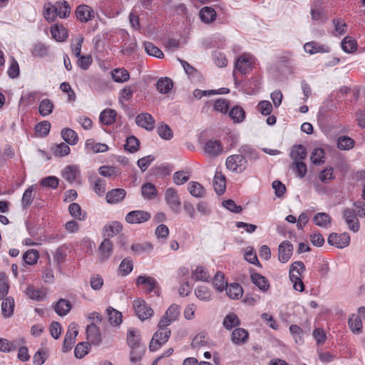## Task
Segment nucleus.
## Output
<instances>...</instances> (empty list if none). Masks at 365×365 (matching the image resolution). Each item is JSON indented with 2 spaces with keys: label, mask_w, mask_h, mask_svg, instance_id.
<instances>
[{
  "label": "nucleus",
  "mask_w": 365,
  "mask_h": 365,
  "mask_svg": "<svg viewBox=\"0 0 365 365\" xmlns=\"http://www.w3.org/2000/svg\"><path fill=\"white\" fill-rule=\"evenodd\" d=\"M305 270V266L301 261L292 263L289 267V279L293 283V288L299 292L304 289V284L302 280V274Z\"/></svg>",
  "instance_id": "1"
},
{
  "label": "nucleus",
  "mask_w": 365,
  "mask_h": 365,
  "mask_svg": "<svg viewBox=\"0 0 365 365\" xmlns=\"http://www.w3.org/2000/svg\"><path fill=\"white\" fill-rule=\"evenodd\" d=\"M135 284L138 287H142L144 292L147 294L153 292L156 296L160 295V287L154 277L140 275L137 277Z\"/></svg>",
  "instance_id": "2"
},
{
  "label": "nucleus",
  "mask_w": 365,
  "mask_h": 365,
  "mask_svg": "<svg viewBox=\"0 0 365 365\" xmlns=\"http://www.w3.org/2000/svg\"><path fill=\"white\" fill-rule=\"evenodd\" d=\"M158 328V329L154 334L150 342L149 349L150 351L158 350L162 345L168 341L170 336L171 331L170 329Z\"/></svg>",
  "instance_id": "3"
},
{
  "label": "nucleus",
  "mask_w": 365,
  "mask_h": 365,
  "mask_svg": "<svg viewBox=\"0 0 365 365\" xmlns=\"http://www.w3.org/2000/svg\"><path fill=\"white\" fill-rule=\"evenodd\" d=\"M133 306L136 315L142 321L150 318L154 314L153 309L143 299H135L133 302Z\"/></svg>",
  "instance_id": "4"
},
{
  "label": "nucleus",
  "mask_w": 365,
  "mask_h": 365,
  "mask_svg": "<svg viewBox=\"0 0 365 365\" xmlns=\"http://www.w3.org/2000/svg\"><path fill=\"white\" fill-rule=\"evenodd\" d=\"M247 161L245 157L242 155H232L227 157L226 166L232 172L241 173L247 168Z\"/></svg>",
  "instance_id": "5"
},
{
  "label": "nucleus",
  "mask_w": 365,
  "mask_h": 365,
  "mask_svg": "<svg viewBox=\"0 0 365 365\" xmlns=\"http://www.w3.org/2000/svg\"><path fill=\"white\" fill-rule=\"evenodd\" d=\"M327 242L331 246H334L339 249H342L349 245L350 236L347 232L341 234L333 232L329 235Z\"/></svg>",
  "instance_id": "6"
},
{
  "label": "nucleus",
  "mask_w": 365,
  "mask_h": 365,
  "mask_svg": "<svg viewBox=\"0 0 365 365\" xmlns=\"http://www.w3.org/2000/svg\"><path fill=\"white\" fill-rule=\"evenodd\" d=\"M151 215L144 210H133L129 212L125 217V221L129 224H140L148 221Z\"/></svg>",
  "instance_id": "7"
},
{
  "label": "nucleus",
  "mask_w": 365,
  "mask_h": 365,
  "mask_svg": "<svg viewBox=\"0 0 365 365\" xmlns=\"http://www.w3.org/2000/svg\"><path fill=\"white\" fill-rule=\"evenodd\" d=\"M165 200L173 212L179 213L181 202L175 189L170 187L166 190Z\"/></svg>",
  "instance_id": "8"
},
{
  "label": "nucleus",
  "mask_w": 365,
  "mask_h": 365,
  "mask_svg": "<svg viewBox=\"0 0 365 365\" xmlns=\"http://www.w3.org/2000/svg\"><path fill=\"white\" fill-rule=\"evenodd\" d=\"M293 245L288 241L282 242L278 247V259L282 263L287 262L293 254Z\"/></svg>",
  "instance_id": "9"
},
{
  "label": "nucleus",
  "mask_w": 365,
  "mask_h": 365,
  "mask_svg": "<svg viewBox=\"0 0 365 365\" xmlns=\"http://www.w3.org/2000/svg\"><path fill=\"white\" fill-rule=\"evenodd\" d=\"M356 216L354 210L350 208H346L343 211V218L348 225L349 229L354 232H357L360 229L359 221L356 218Z\"/></svg>",
  "instance_id": "10"
},
{
  "label": "nucleus",
  "mask_w": 365,
  "mask_h": 365,
  "mask_svg": "<svg viewBox=\"0 0 365 365\" xmlns=\"http://www.w3.org/2000/svg\"><path fill=\"white\" fill-rule=\"evenodd\" d=\"M254 60L250 54H243L240 56L235 63V69L241 73L245 74L252 69Z\"/></svg>",
  "instance_id": "11"
},
{
  "label": "nucleus",
  "mask_w": 365,
  "mask_h": 365,
  "mask_svg": "<svg viewBox=\"0 0 365 365\" xmlns=\"http://www.w3.org/2000/svg\"><path fill=\"white\" fill-rule=\"evenodd\" d=\"M135 123L139 127L151 131L154 129L155 121L150 114L142 113L136 116Z\"/></svg>",
  "instance_id": "12"
},
{
  "label": "nucleus",
  "mask_w": 365,
  "mask_h": 365,
  "mask_svg": "<svg viewBox=\"0 0 365 365\" xmlns=\"http://www.w3.org/2000/svg\"><path fill=\"white\" fill-rule=\"evenodd\" d=\"M126 191L123 188H115L108 191L106 199L109 204H117L120 202L125 197Z\"/></svg>",
  "instance_id": "13"
},
{
  "label": "nucleus",
  "mask_w": 365,
  "mask_h": 365,
  "mask_svg": "<svg viewBox=\"0 0 365 365\" xmlns=\"http://www.w3.org/2000/svg\"><path fill=\"white\" fill-rule=\"evenodd\" d=\"M204 150L210 156H217L222 152V145L218 140H210L205 143Z\"/></svg>",
  "instance_id": "14"
},
{
  "label": "nucleus",
  "mask_w": 365,
  "mask_h": 365,
  "mask_svg": "<svg viewBox=\"0 0 365 365\" xmlns=\"http://www.w3.org/2000/svg\"><path fill=\"white\" fill-rule=\"evenodd\" d=\"M76 16L79 21L87 22L94 17V13L90 6L83 4L76 8Z\"/></svg>",
  "instance_id": "15"
},
{
  "label": "nucleus",
  "mask_w": 365,
  "mask_h": 365,
  "mask_svg": "<svg viewBox=\"0 0 365 365\" xmlns=\"http://www.w3.org/2000/svg\"><path fill=\"white\" fill-rule=\"evenodd\" d=\"M304 51L309 54H315L317 53H329L330 48L325 45H322L315 41L306 43L304 46Z\"/></svg>",
  "instance_id": "16"
},
{
  "label": "nucleus",
  "mask_w": 365,
  "mask_h": 365,
  "mask_svg": "<svg viewBox=\"0 0 365 365\" xmlns=\"http://www.w3.org/2000/svg\"><path fill=\"white\" fill-rule=\"evenodd\" d=\"M87 339L93 344H98L101 341V333L98 327L94 322L88 324L86 327Z\"/></svg>",
  "instance_id": "17"
},
{
  "label": "nucleus",
  "mask_w": 365,
  "mask_h": 365,
  "mask_svg": "<svg viewBox=\"0 0 365 365\" xmlns=\"http://www.w3.org/2000/svg\"><path fill=\"white\" fill-rule=\"evenodd\" d=\"M252 282L256 285L261 291L266 292L269 288L268 279L262 274L255 272L250 275Z\"/></svg>",
  "instance_id": "18"
},
{
  "label": "nucleus",
  "mask_w": 365,
  "mask_h": 365,
  "mask_svg": "<svg viewBox=\"0 0 365 365\" xmlns=\"http://www.w3.org/2000/svg\"><path fill=\"white\" fill-rule=\"evenodd\" d=\"M290 158L293 162L303 161L307 158V150L302 145H294L290 151Z\"/></svg>",
  "instance_id": "19"
},
{
  "label": "nucleus",
  "mask_w": 365,
  "mask_h": 365,
  "mask_svg": "<svg viewBox=\"0 0 365 365\" xmlns=\"http://www.w3.org/2000/svg\"><path fill=\"white\" fill-rule=\"evenodd\" d=\"M249 334L242 328L235 329L231 335V340L235 344H244L247 341Z\"/></svg>",
  "instance_id": "20"
},
{
  "label": "nucleus",
  "mask_w": 365,
  "mask_h": 365,
  "mask_svg": "<svg viewBox=\"0 0 365 365\" xmlns=\"http://www.w3.org/2000/svg\"><path fill=\"white\" fill-rule=\"evenodd\" d=\"M213 187L218 195L224 193L226 187L225 177L221 172H216L213 179Z\"/></svg>",
  "instance_id": "21"
},
{
  "label": "nucleus",
  "mask_w": 365,
  "mask_h": 365,
  "mask_svg": "<svg viewBox=\"0 0 365 365\" xmlns=\"http://www.w3.org/2000/svg\"><path fill=\"white\" fill-rule=\"evenodd\" d=\"M54 11H56V15L61 19L66 18L71 13V7L68 3L66 1H56L54 4Z\"/></svg>",
  "instance_id": "22"
},
{
  "label": "nucleus",
  "mask_w": 365,
  "mask_h": 365,
  "mask_svg": "<svg viewBox=\"0 0 365 365\" xmlns=\"http://www.w3.org/2000/svg\"><path fill=\"white\" fill-rule=\"evenodd\" d=\"M100 259L105 261L110 257L113 252V244L108 239H105L99 246Z\"/></svg>",
  "instance_id": "23"
},
{
  "label": "nucleus",
  "mask_w": 365,
  "mask_h": 365,
  "mask_svg": "<svg viewBox=\"0 0 365 365\" xmlns=\"http://www.w3.org/2000/svg\"><path fill=\"white\" fill-rule=\"evenodd\" d=\"M86 149L88 152L94 153H103L108 150V146L104 143H95L93 139H88L85 144Z\"/></svg>",
  "instance_id": "24"
},
{
  "label": "nucleus",
  "mask_w": 365,
  "mask_h": 365,
  "mask_svg": "<svg viewBox=\"0 0 365 365\" xmlns=\"http://www.w3.org/2000/svg\"><path fill=\"white\" fill-rule=\"evenodd\" d=\"M55 312L59 315V316H65L66 315L71 309V304L69 301L64 299H60L54 305L53 307Z\"/></svg>",
  "instance_id": "25"
},
{
  "label": "nucleus",
  "mask_w": 365,
  "mask_h": 365,
  "mask_svg": "<svg viewBox=\"0 0 365 365\" xmlns=\"http://www.w3.org/2000/svg\"><path fill=\"white\" fill-rule=\"evenodd\" d=\"M173 87L172 80L168 77L160 78L156 83V89L160 93H168Z\"/></svg>",
  "instance_id": "26"
},
{
  "label": "nucleus",
  "mask_w": 365,
  "mask_h": 365,
  "mask_svg": "<svg viewBox=\"0 0 365 365\" xmlns=\"http://www.w3.org/2000/svg\"><path fill=\"white\" fill-rule=\"evenodd\" d=\"M116 112L113 109L107 108L100 114V121L104 125H111L115 121Z\"/></svg>",
  "instance_id": "27"
},
{
  "label": "nucleus",
  "mask_w": 365,
  "mask_h": 365,
  "mask_svg": "<svg viewBox=\"0 0 365 365\" xmlns=\"http://www.w3.org/2000/svg\"><path fill=\"white\" fill-rule=\"evenodd\" d=\"M98 173L103 177L115 178L120 175L121 173L115 166L102 165L98 168Z\"/></svg>",
  "instance_id": "28"
},
{
  "label": "nucleus",
  "mask_w": 365,
  "mask_h": 365,
  "mask_svg": "<svg viewBox=\"0 0 365 365\" xmlns=\"http://www.w3.org/2000/svg\"><path fill=\"white\" fill-rule=\"evenodd\" d=\"M51 33L52 37L57 41H63L68 37V32L62 25H54L51 26Z\"/></svg>",
  "instance_id": "29"
},
{
  "label": "nucleus",
  "mask_w": 365,
  "mask_h": 365,
  "mask_svg": "<svg viewBox=\"0 0 365 365\" xmlns=\"http://www.w3.org/2000/svg\"><path fill=\"white\" fill-rule=\"evenodd\" d=\"M155 186L150 182L145 183L141 187V194L145 199L153 200L157 196Z\"/></svg>",
  "instance_id": "30"
},
{
  "label": "nucleus",
  "mask_w": 365,
  "mask_h": 365,
  "mask_svg": "<svg viewBox=\"0 0 365 365\" xmlns=\"http://www.w3.org/2000/svg\"><path fill=\"white\" fill-rule=\"evenodd\" d=\"M200 17L202 21L209 24L216 18V12L214 9L208 6L203 7L200 11Z\"/></svg>",
  "instance_id": "31"
},
{
  "label": "nucleus",
  "mask_w": 365,
  "mask_h": 365,
  "mask_svg": "<svg viewBox=\"0 0 365 365\" xmlns=\"http://www.w3.org/2000/svg\"><path fill=\"white\" fill-rule=\"evenodd\" d=\"M61 136L63 139L70 145H76L78 140V136L76 131L66 128L61 130Z\"/></svg>",
  "instance_id": "32"
},
{
  "label": "nucleus",
  "mask_w": 365,
  "mask_h": 365,
  "mask_svg": "<svg viewBox=\"0 0 365 365\" xmlns=\"http://www.w3.org/2000/svg\"><path fill=\"white\" fill-rule=\"evenodd\" d=\"M227 295L232 299H237L243 294L242 287L237 283L231 284L226 288Z\"/></svg>",
  "instance_id": "33"
},
{
  "label": "nucleus",
  "mask_w": 365,
  "mask_h": 365,
  "mask_svg": "<svg viewBox=\"0 0 365 365\" xmlns=\"http://www.w3.org/2000/svg\"><path fill=\"white\" fill-rule=\"evenodd\" d=\"M108 321L113 326H118L122 322V314L113 307L106 309Z\"/></svg>",
  "instance_id": "34"
},
{
  "label": "nucleus",
  "mask_w": 365,
  "mask_h": 365,
  "mask_svg": "<svg viewBox=\"0 0 365 365\" xmlns=\"http://www.w3.org/2000/svg\"><path fill=\"white\" fill-rule=\"evenodd\" d=\"M34 185L30 186L24 191L21 199V205L23 209H27L31 205L34 198Z\"/></svg>",
  "instance_id": "35"
},
{
  "label": "nucleus",
  "mask_w": 365,
  "mask_h": 365,
  "mask_svg": "<svg viewBox=\"0 0 365 365\" xmlns=\"http://www.w3.org/2000/svg\"><path fill=\"white\" fill-rule=\"evenodd\" d=\"M112 78L117 83H124L129 80L130 74L125 68H115L112 73Z\"/></svg>",
  "instance_id": "36"
},
{
  "label": "nucleus",
  "mask_w": 365,
  "mask_h": 365,
  "mask_svg": "<svg viewBox=\"0 0 365 365\" xmlns=\"http://www.w3.org/2000/svg\"><path fill=\"white\" fill-rule=\"evenodd\" d=\"M79 174V170L76 165H68L63 172V177L69 182H73Z\"/></svg>",
  "instance_id": "37"
},
{
  "label": "nucleus",
  "mask_w": 365,
  "mask_h": 365,
  "mask_svg": "<svg viewBox=\"0 0 365 365\" xmlns=\"http://www.w3.org/2000/svg\"><path fill=\"white\" fill-rule=\"evenodd\" d=\"M25 292L26 294L32 300L41 302L43 301L46 297V294L43 292L39 289H36L33 286H29L26 288Z\"/></svg>",
  "instance_id": "38"
},
{
  "label": "nucleus",
  "mask_w": 365,
  "mask_h": 365,
  "mask_svg": "<svg viewBox=\"0 0 365 365\" xmlns=\"http://www.w3.org/2000/svg\"><path fill=\"white\" fill-rule=\"evenodd\" d=\"M313 221L317 226L327 227L331 224V218L327 213L318 212L314 215Z\"/></svg>",
  "instance_id": "39"
},
{
  "label": "nucleus",
  "mask_w": 365,
  "mask_h": 365,
  "mask_svg": "<svg viewBox=\"0 0 365 365\" xmlns=\"http://www.w3.org/2000/svg\"><path fill=\"white\" fill-rule=\"evenodd\" d=\"M14 300L11 297H6L1 304L2 314L5 317H10L14 313Z\"/></svg>",
  "instance_id": "40"
},
{
  "label": "nucleus",
  "mask_w": 365,
  "mask_h": 365,
  "mask_svg": "<svg viewBox=\"0 0 365 365\" xmlns=\"http://www.w3.org/2000/svg\"><path fill=\"white\" fill-rule=\"evenodd\" d=\"M187 188L190 193L195 197H202L205 194L204 187L197 182H190Z\"/></svg>",
  "instance_id": "41"
},
{
  "label": "nucleus",
  "mask_w": 365,
  "mask_h": 365,
  "mask_svg": "<svg viewBox=\"0 0 365 365\" xmlns=\"http://www.w3.org/2000/svg\"><path fill=\"white\" fill-rule=\"evenodd\" d=\"M324 150L321 148H314L311 154V161L316 165H320L324 163Z\"/></svg>",
  "instance_id": "42"
},
{
  "label": "nucleus",
  "mask_w": 365,
  "mask_h": 365,
  "mask_svg": "<svg viewBox=\"0 0 365 365\" xmlns=\"http://www.w3.org/2000/svg\"><path fill=\"white\" fill-rule=\"evenodd\" d=\"M31 54L35 57L43 58L48 54V47L42 43H35L32 46Z\"/></svg>",
  "instance_id": "43"
},
{
  "label": "nucleus",
  "mask_w": 365,
  "mask_h": 365,
  "mask_svg": "<svg viewBox=\"0 0 365 365\" xmlns=\"http://www.w3.org/2000/svg\"><path fill=\"white\" fill-rule=\"evenodd\" d=\"M123 229L122 225L117 221L112 222L109 225L104 227V236L108 237H113L119 233Z\"/></svg>",
  "instance_id": "44"
},
{
  "label": "nucleus",
  "mask_w": 365,
  "mask_h": 365,
  "mask_svg": "<svg viewBox=\"0 0 365 365\" xmlns=\"http://www.w3.org/2000/svg\"><path fill=\"white\" fill-rule=\"evenodd\" d=\"M145 348L143 344L130 348V360L133 363H136L141 360L145 354Z\"/></svg>",
  "instance_id": "45"
},
{
  "label": "nucleus",
  "mask_w": 365,
  "mask_h": 365,
  "mask_svg": "<svg viewBox=\"0 0 365 365\" xmlns=\"http://www.w3.org/2000/svg\"><path fill=\"white\" fill-rule=\"evenodd\" d=\"M341 48L346 53H353L357 48L356 41L350 36H346L341 41Z\"/></svg>",
  "instance_id": "46"
},
{
  "label": "nucleus",
  "mask_w": 365,
  "mask_h": 365,
  "mask_svg": "<svg viewBox=\"0 0 365 365\" xmlns=\"http://www.w3.org/2000/svg\"><path fill=\"white\" fill-rule=\"evenodd\" d=\"M143 45L145 51L148 55L156 57L158 58H163L164 57L163 51L159 48L155 46L153 43L145 42Z\"/></svg>",
  "instance_id": "47"
},
{
  "label": "nucleus",
  "mask_w": 365,
  "mask_h": 365,
  "mask_svg": "<svg viewBox=\"0 0 365 365\" xmlns=\"http://www.w3.org/2000/svg\"><path fill=\"white\" fill-rule=\"evenodd\" d=\"M68 211L73 217L79 220H84L86 217V214L85 212H82L81 207L78 203H71L68 206Z\"/></svg>",
  "instance_id": "48"
},
{
  "label": "nucleus",
  "mask_w": 365,
  "mask_h": 365,
  "mask_svg": "<svg viewBox=\"0 0 365 365\" xmlns=\"http://www.w3.org/2000/svg\"><path fill=\"white\" fill-rule=\"evenodd\" d=\"M53 109V104L49 99H43L39 103L38 111L41 116L45 117L51 114Z\"/></svg>",
  "instance_id": "49"
},
{
  "label": "nucleus",
  "mask_w": 365,
  "mask_h": 365,
  "mask_svg": "<svg viewBox=\"0 0 365 365\" xmlns=\"http://www.w3.org/2000/svg\"><path fill=\"white\" fill-rule=\"evenodd\" d=\"M348 324L351 331L354 334H360L362 331V322L359 317L352 315L349 319Z\"/></svg>",
  "instance_id": "50"
},
{
  "label": "nucleus",
  "mask_w": 365,
  "mask_h": 365,
  "mask_svg": "<svg viewBox=\"0 0 365 365\" xmlns=\"http://www.w3.org/2000/svg\"><path fill=\"white\" fill-rule=\"evenodd\" d=\"M240 324V322L237 316L234 313L227 314L223 320V326L227 329H231Z\"/></svg>",
  "instance_id": "51"
},
{
  "label": "nucleus",
  "mask_w": 365,
  "mask_h": 365,
  "mask_svg": "<svg viewBox=\"0 0 365 365\" xmlns=\"http://www.w3.org/2000/svg\"><path fill=\"white\" fill-rule=\"evenodd\" d=\"M127 344L130 348L141 345L140 335L134 329H129L127 334Z\"/></svg>",
  "instance_id": "52"
},
{
  "label": "nucleus",
  "mask_w": 365,
  "mask_h": 365,
  "mask_svg": "<svg viewBox=\"0 0 365 365\" xmlns=\"http://www.w3.org/2000/svg\"><path fill=\"white\" fill-rule=\"evenodd\" d=\"M290 167L296 172L297 176L300 178H304L307 174V165L303 161L292 162Z\"/></svg>",
  "instance_id": "53"
},
{
  "label": "nucleus",
  "mask_w": 365,
  "mask_h": 365,
  "mask_svg": "<svg viewBox=\"0 0 365 365\" xmlns=\"http://www.w3.org/2000/svg\"><path fill=\"white\" fill-rule=\"evenodd\" d=\"M229 115L235 123H240L244 120L245 113L242 108L237 106L231 109Z\"/></svg>",
  "instance_id": "54"
},
{
  "label": "nucleus",
  "mask_w": 365,
  "mask_h": 365,
  "mask_svg": "<svg viewBox=\"0 0 365 365\" xmlns=\"http://www.w3.org/2000/svg\"><path fill=\"white\" fill-rule=\"evenodd\" d=\"M354 145V140L348 136H341L338 138L337 147L340 150H350Z\"/></svg>",
  "instance_id": "55"
},
{
  "label": "nucleus",
  "mask_w": 365,
  "mask_h": 365,
  "mask_svg": "<svg viewBox=\"0 0 365 365\" xmlns=\"http://www.w3.org/2000/svg\"><path fill=\"white\" fill-rule=\"evenodd\" d=\"M90 344L88 342L78 343L74 349L75 356L78 359H81L85 356L89 351Z\"/></svg>",
  "instance_id": "56"
},
{
  "label": "nucleus",
  "mask_w": 365,
  "mask_h": 365,
  "mask_svg": "<svg viewBox=\"0 0 365 365\" xmlns=\"http://www.w3.org/2000/svg\"><path fill=\"white\" fill-rule=\"evenodd\" d=\"M140 141L133 135L127 138L126 143L124 145L125 150L135 153L139 149Z\"/></svg>",
  "instance_id": "57"
},
{
  "label": "nucleus",
  "mask_w": 365,
  "mask_h": 365,
  "mask_svg": "<svg viewBox=\"0 0 365 365\" xmlns=\"http://www.w3.org/2000/svg\"><path fill=\"white\" fill-rule=\"evenodd\" d=\"M133 85H128L125 86L120 91V96H119V102L122 104V106H124V103H123L122 99H124L125 101H129L133 97V94L135 91Z\"/></svg>",
  "instance_id": "58"
},
{
  "label": "nucleus",
  "mask_w": 365,
  "mask_h": 365,
  "mask_svg": "<svg viewBox=\"0 0 365 365\" xmlns=\"http://www.w3.org/2000/svg\"><path fill=\"white\" fill-rule=\"evenodd\" d=\"M38 252L35 250H29L23 255V259L26 264L33 265L37 262L38 259Z\"/></svg>",
  "instance_id": "59"
},
{
  "label": "nucleus",
  "mask_w": 365,
  "mask_h": 365,
  "mask_svg": "<svg viewBox=\"0 0 365 365\" xmlns=\"http://www.w3.org/2000/svg\"><path fill=\"white\" fill-rule=\"evenodd\" d=\"M195 294L196 297L203 301H209L211 299V292L210 289L204 286L198 287L195 290Z\"/></svg>",
  "instance_id": "60"
},
{
  "label": "nucleus",
  "mask_w": 365,
  "mask_h": 365,
  "mask_svg": "<svg viewBox=\"0 0 365 365\" xmlns=\"http://www.w3.org/2000/svg\"><path fill=\"white\" fill-rule=\"evenodd\" d=\"M213 285L217 290L222 292L225 286L227 287V283L225 281V276L221 272H217L213 279Z\"/></svg>",
  "instance_id": "61"
},
{
  "label": "nucleus",
  "mask_w": 365,
  "mask_h": 365,
  "mask_svg": "<svg viewBox=\"0 0 365 365\" xmlns=\"http://www.w3.org/2000/svg\"><path fill=\"white\" fill-rule=\"evenodd\" d=\"M240 155L247 157L250 160H256L258 158V153L250 145H242L239 149Z\"/></svg>",
  "instance_id": "62"
},
{
  "label": "nucleus",
  "mask_w": 365,
  "mask_h": 365,
  "mask_svg": "<svg viewBox=\"0 0 365 365\" xmlns=\"http://www.w3.org/2000/svg\"><path fill=\"white\" fill-rule=\"evenodd\" d=\"M152 249H153V246L149 242L137 243V244H133L131 246V250L138 255H140V254H143L145 252H148L150 250H152Z\"/></svg>",
  "instance_id": "63"
},
{
  "label": "nucleus",
  "mask_w": 365,
  "mask_h": 365,
  "mask_svg": "<svg viewBox=\"0 0 365 365\" xmlns=\"http://www.w3.org/2000/svg\"><path fill=\"white\" fill-rule=\"evenodd\" d=\"M133 268V263L131 259L126 257L120 264L119 271L123 276L128 275Z\"/></svg>",
  "instance_id": "64"
}]
</instances>
